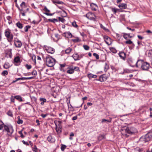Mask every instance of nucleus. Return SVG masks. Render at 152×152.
<instances>
[{
	"label": "nucleus",
	"instance_id": "12",
	"mask_svg": "<svg viewBox=\"0 0 152 152\" xmlns=\"http://www.w3.org/2000/svg\"><path fill=\"white\" fill-rule=\"evenodd\" d=\"M47 140L50 142H53L55 141V138L52 135L49 136L47 138Z\"/></svg>",
	"mask_w": 152,
	"mask_h": 152
},
{
	"label": "nucleus",
	"instance_id": "31",
	"mask_svg": "<svg viewBox=\"0 0 152 152\" xmlns=\"http://www.w3.org/2000/svg\"><path fill=\"white\" fill-rule=\"evenodd\" d=\"M3 67L4 68L7 69L10 67L9 63H5Z\"/></svg>",
	"mask_w": 152,
	"mask_h": 152
},
{
	"label": "nucleus",
	"instance_id": "58",
	"mask_svg": "<svg viewBox=\"0 0 152 152\" xmlns=\"http://www.w3.org/2000/svg\"><path fill=\"white\" fill-rule=\"evenodd\" d=\"M48 115V114H44L43 113H42L40 115L43 118H45Z\"/></svg>",
	"mask_w": 152,
	"mask_h": 152
},
{
	"label": "nucleus",
	"instance_id": "2",
	"mask_svg": "<svg viewBox=\"0 0 152 152\" xmlns=\"http://www.w3.org/2000/svg\"><path fill=\"white\" fill-rule=\"evenodd\" d=\"M152 138V132H149L146 134L144 136L141 137L140 140L146 142L150 141Z\"/></svg>",
	"mask_w": 152,
	"mask_h": 152
},
{
	"label": "nucleus",
	"instance_id": "1",
	"mask_svg": "<svg viewBox=\"0 0 152 152\" xmlns=\"http://www.w3.org/2000/svg\"><path fill=\"white\" fill-rule=\"evenodd\" d=\"M47 65L50 67H53L55 64L56 60L51 56H47L46 58Z\"/></svg>",
	"mask_w": 152,
	"mask_h": 152
},
{
	"label": "nucleus",
	"instance_id": "64",
	"mask_svg": "<svg viewBox=\"0 0 152 152\" xmlns=\"http://www.w3.org/2000/svg\"><path fill=\"white\" fill-rule=\"evenodd\" d=\"M15 98H13V96H12L10 98L11 102H14L15 100Z\"/></svg>",
	"mask_w": 152,
	"mask_h": 152
},
{
	"label": "nucleus",
	"instance_id": "5",
	"mask_svg": "<svg viewBox=\"0 0 152 152\" xmlns=\"http://www.w3.org/2000/svg\"><path fill=\"white\" fill-rule=\"evenodd\" d=\"M150 67H151V66L149 64L146 62L144 61L142 65H141V68L143 70L147 71Z\"/></svg>",
	"mask_w": 152,
	"mask_h": 152
},
{
	"label": "nucleus",
	"instance_id": "32",
	"mask_svg": "<svg viewBox=\"0 0 152 152\" xmlns=\"http://www.w3.org/2000/svg\"><path fill=\"white\" fill-rule=\"evenodd\" d=\"M66 36H67V37L71 38L72 37V34L71 33L69 32H66L65 33Z\"/></svg>",
	"mask_w": 152,
	"mask_h": 152
},
{
	"label": "nucleus",
	"instance_id": "56",
	"mask_svg": "<svg viewBox=\"0 0 152 152\" xmlns=\"http://www.w3.org/2000/svg\"><path fill=\"white\" fill-rule=\"evenodd\" d=\"M20 6L23 7H25V3L23 1L20 5Z\"/></svg>",
	"mask_w": 152,
	"mask_h": 152
},
{
	"label": "nucleus",
	"instance_id": "8",
	"mask_svg": "<svg viewBox=\"0 0 152 152\" xmlns=\"http://www.w3.org/2000/svg\"><path fill=\"white\" fill-rule=\"evenodd\" d=\"M104 39L106 43L108 45L111 44V39L107 36H105Z\"/></svg>",
	"mask_w": 152,
	"mask_h": 152
},
{
	"label": "nucleus",
	"instance_id": "40",
	"mask_svg": "<svg viewBox=\"0 0 152 152\" xmlns=\"http://www.w3.org/2000/svg\"><path fill=\"white\" fill-rule=\"evenodd\" d=\"M20 13L23 16H25L26 15L25 13L24 12V11L22 9H20Z\"/></svg>",
	"mask_w": 152,
	"mask_h": 152
},
{
	"label": "nucleus",
	"instance_id": "49",
	"mask_svg": "<svg viewBox=\"0 0 152 152\" xmlns=\"http://www.w3.org/2000/svg\"><path fill=\"white\" fill-rule=\"evenodd\" d=\"M110 50L112 52H113V53H116L117 52V50L113 48H112Z\"/></svg>",
	"mask_w": 152,
	"mask_h": 152
},
{
	"label": "nucleus",
	"instance_id": "46",
	"mask_svg": "<svg viewBox=\"0 0 152 152\" xmlns=\"http://www.w3.org/2000/svg\"><path fill=\"white\" fill-rule=\"evenodd\" d=\"M83 47L84 49L86 50H88L89 48V47L86 45H83Z\"/></svg>",
	"mask_w": 152,
	"mask_h": 152
},
{
	"label": "nucleus",
	"instance_id": "26",
	"mask_svg": "<svg viewBox=\"0 0 152 152\" xmlns=\"http://www.w3.org/2000/svg\"><path fill=\"white\" fill-rule=\"evenodd\" d=\"M111 9L112 11L113 12L114 14H115L117 11L119 10V9H117L115 8L111 7Z\"/></svg>",
	"mask_w": 152,
	"mask_h": 152
},
{
	"label": "nucleus",
	"instance_id": "7",
	"mask_svg": "<svg viewBox=\"0 0 152 152\" xmlns=\"http://www.w3.org/2000/svg\"><path fill=\"white\" fill-rule=\"evenodd\" d=\"M107 76L105 74H103L101 76H100L99 79L98 80H98L101 82H103L106 81L107 79Z\"/></svg>",
	"mask_w": 152,
	"mask_h": 152
},
{
	"label": "nucleus",
	"instance_id": "15",
	"mask_svg": "<svg viewBox=\"0 0 152 152\" xmlns=\"http://www.w3.org/2000/svg\"><path fill=\"white\" fill-rule=\"evenodd\" d=\"M75 61L80 60V56L77 53H75L72 56Z\"/></svg>",
	"mask_w": 152,
	"mask_h": 152
},
{
	"label": "nucleus",
	"instance_id": "45",
	"mask_svg": "<svg viewBox=\"0 0 152 152\" xmlns=\"http://www.w3.org/2000/svg\"><path fill=\"white\" fill-rule=\"evenodd\" d=\"M104 68V70L105 71H107L109 68V66L107 63L105 64Z\"/></svg>",
	"mask_w": 152,
	"mask_h": 152
},
{
	"label": "nucleus",
	"instance_id": "37",
	"mask_svg": "<svg viewBox=\"0 0 152 152\" xmlns=\"http://www.w3.org/2000/svg\"><path fill=\"white\" fill-rule=\"evenodd\" d=\"M130 72V70L128 69H124L123 72L122 73V74L126 73H129Z\"/></svg>",
	"mask_w": 152,
	"mask_h": 152
},
{
	"label": "nucleus",
	"instance_id": "44",
	"mask_svg": "<svg viewBox=\"0 0 152 152\" xmlns=\"http://www.w3.org/2000/svg\"><path fill=\"white\" fill-rule=\"evenodd\" d=\"M36 56L34 55H33L31 56V59L32 60L34 61L35 64L36 63Z\"/></svg>",
	"mask_w": 152,
	"mask_h": 152
},
{
	"label": "nucleus",
	"instance_id": "34",
	"mask_svg": "<svg viewBox=\"0 0 152 152\" xmlns=\"http://www.w3.org/2000/svg\"><path fill=\"white\" fill-rule=\"evenodd\" d=\"M105 138V137L104 135H100L98 137V140L99 141L101 140H102L104 139Z\"/></svg>",
	"mask_w": 152,
	"mask_h": 152
},
{
	"label": "nucleus",
	"instance_id": "54",
	"mask_svg": "<svg viewBox=\"0 0 152 152\" xmlns=\"http://www.w3.org/2000/svg\"><path fill=\"white\" fill-rule=\"evenodd\" d=\"M127 34L126 33H123V37L125 39H127Z\"/></svg>",
	"mask_w": 152,
	"mask_h": 152
},
{
	"label": "nucleus",
	"instance_id": "57",
	"mask_svg": "<svg viewBox=\"0 0 152 152\" xmlns=\"http://www.w3.org/2000/svg\"><path fill=\"white\" fill-rule=\"evenodd\" d=\"M18 133L20 135V137L22 138H23L24 136L23 134L21 131H19L18 132Z\"/></svg>",
	"mask_w": 152,
	"mask_h": 152
},
{
	"label": "nucleus",
	"instance_id": "33",
	"mask_svg": "<svg viewBox=\"0 0 152 152\" xmlns=\"http://www.w3.org/2000/svg\"><path fill=\"white\" fill-rule=\"evenodd\" d=\"M32 149L33 151L35 152H38V149L35 145H34L33 147H32Z\"/></svg>",
	"mask_w": 152,
	"mask_h": 152
},
{
	"label": "nucleus",
	"instance_id": "19",
	"mask_svg": "<svg viewBox=\"0 0 152 152\" xmlns=\"http://www.w3.org/2000/svg\"><path fill=\"white\" fill-rule=\"evenodd\" d=\"M33 78V77H22L21 78H18V80H30L32 79Z\"/></svg>",
	"mask_w": 152,
	"mask_h": 152
},
{
	"label": "nucleus",
	"instance_id": "16",
	"mask_svg": "<svg viewBox=\"0 0 152 152\" xmlns=\"http://www.w3.org/2000/svg\"><path fill=\"white\" fill-rule=\"evenodd\" d=\"M14 64L16 66L18 65V64H16L18 63L20 61V58L19 56H18L15 57L14 60Z\"/></svg>",
	"mask_w": 152,
	"mask_h": 152
},
{
	"label": "nucleus",
	"instance_id": "6",
	"mask_svg": "<svg viewBox=\"0 0 152 152\" xmlns=\"http://www.w3.org/2000/svg\"><path fill=\"white\" fill-rule=\"evenodd\" d=\"M134 129H135L133 127L129 128L128 127H126L125 129H122V131H124L126 133L129 134H133L135 133V131Z\"/></svg>",
	"mask_w": 152,
	"mask_h": 152
},
{
	"label": "nucleus",
	"instance_id": "61",
	"mask_svg": "<svg viewBox=\"0 0 152 152\" xmlns=\"http://www.w3.org/2000/svg\"><path fill=\"white\" fill-rule=\"evenodd\" d=\"M4 129L7 131H8V130H9V128L6 125H4Z\"/></svg>",
	"mask_w": 152,
	"mask_h": 152
},
{
	"label": "nucleus",
	"instance_id": "53",
	"mask_svg": "<svg viewBox=\"0 0 152 152\" xmlns=\"http://www.w3.org/2000/svg\"><path fill=\"white\" fill-rule=\"evenodd\" d=\"M32 75H34L35 76H36L37 75V72L36 71V70H34L32 72Z\"/></svg>",
	"mask_w": 152,
	"mask_h": 152
},
{
	"label": "nucleus",
	"instance_id": "50",
	"mask_svg": "<svg viewBox=\"0 0 152 152\" xmlns=\"http://www.w3.org/2000/svg\"><path fill=\"white\" fill-rule=\"evenodd\" d=\"M26 67L28 69H29L31 68V65H28V64H26L25 65Z\"/></svg>",
	"mask_w": 152,
	"mask_h": 152
},
{
	"label": "nucleus",
	"instance_id": "10",
	"mask_svg": "<svg viewBox=\"0 0 152 152\" xmlns=\"http://www.w3.org/2000/svg\"><path fill=\"white\" fill-rule=\"evenodd\" d=\"M118 55L121 59L125 60L126 57V54L125 53L121 51L118 53Z\"/></svg>",
	"mask_w": 152,
	"mask_h": 152
},
{
	"label": "nucleus",
	"instance_id": "36",
	"mask_svg": "<svg viewBox=\"0 0 152 152\" xmlns=\"http://www.w3.org/2000/svg\"><path fill=\"white\" fill-rule=\"evenodd\" d=\"M58 20L59 21L61 22L62 23H64L66 21L63 18H61L60 17H58Z\"/></svg>",
	"mask_w": 152,
	"mask_h": 152
},
{
	"label": "nucleus",
	"instance_id": "47",
	"mask_svg": "<svg viewBox=\"0 0 152 152\" xmlns=\"http://www.w3.org/2000/svg\"><path fill=\"white\" fill-rule=\"evenodd\" d=\"M73 68L74 71L75 70L76 71H80L79 68L77 66H73Z\"/></svg>",
	"mask_w": 152,
	"mask_h": 152
},
{
	"label": "nucleus",
	"instance_id": "35",
	"mask_svg": "<svg viewBox=\"0 0 152 152\" xmlns=\"http://www.w3.org/2000/svg\"><path fill=\"white\" fill-rule=\"evenodd\" d=\"M31 26L29 25L26 26L24 28L25 31L26 32L28 31V29L31 28Z\"/></svg>",
	"mask_w": 152,
	"mask_h": 152
},
{
	"label": "nucleus",
	"instance_id": "38",
	"mask_svg": "<svg viewBox=\"0 0 152 152\" xmlns=\"http://www.w3.org/2000/svg\"><path fill=\"white\" fill-rule=\"evenodd\" d=\"M7 114L8 115L12 117H13V114L12 112L10 110H9L8 111L7 113Z\"/></svg>",
	"mask_w": 152,
	"mask_h": 152
},
{
	"label": "nucleus",
	"instance_id": "21",
	"mask_svg": "<svg viewBox=\"0 0 152 152\" xmlns=\"http://www.w3.org/2000/svg\"><path fill=\"white\" fill-rule=\"evenodd\" d=\"M88 77L89 79L91 78H96L97 77V76L96 75H94L92 74H89L88 75Z\"/></svg>",
	"mask_w": 152,
	"mask_h": 152
},
{
	"label": "nucleus",
	"instance_id": "13",
	"mask_svg": "<svg viewBox=\"0 0 152 152\" xmlns=\"http://www.w3.org/2000/svg\"><path fill=\"white\" fill-rule=\"evenodd\" d=\"M47 52L51 54H53L55 52L54 49L51 47H48L46 49Z\"/></svg>",
	"mask_w": 152,
	"mask_h": 152
},
{
	"label": "nucleus",
	"instance_id": "25",
	"mask_svg": "<svg viewBox=\"0 0 152 152\" xmlns=\"http://www.w3.org/2000/svg\"><path fill=\"white\" fill-rule=\"evenodd\" d=\"M18 121H17V123L18 124H22L23 123V121L22 120L20 119V117L18 116Z\"/></svg>",
	"mask_w": 152,
	"mask_h": 152
},
{
	"label": "nucleus",
	"instance_id": "63",
	"mask_svg": "<svg viewBox=\"0 0 152 152\" xmlns=\"http://www.w3.org/2000/svg\"><path fill=\"white\" fill-rule=\"evenodd\" d=\"M22 142L24 144L26 145H29V144L27 142H26L24 140H23L22 141Z\"/></svg>",
	"mask_w": 152,
	"mask_h": 152
},
{
	"label": "nucleus",
	"instance_id": "52",
	"mask_svg": "<svg viewBox=\"0 0 152 152\" xmlns=\"http://www.w3.org/2000/svg\"><path fill=\"white\" fill-rule=\"evenodd\" d=\"M7 132L8 133H9L10 134H11L13 132V130L12 129H9V130L7 131Z\"/></svg>",
	"mask_w": 152,
	"mask_h": 152
},
{
	"label": "nucleus",
	"instance_id": "27",
	"mask_svg": "<svg viewBox=\"0 0 152 152\" xmlns=\"http://www.w3.org/2000/svg\"><path fill=\"white\" fill-rule=\"evenodd\" d=\"M72 49L70 48H69L66 49L65 50V52L66 54L69 53L72 51Z\"/></svg>",
	"mask_w": 152,
	"mask_h": 152
},
{
	"label": "nucleus",
	"instance_id": "29",
	"mask_svg": "<svg viewBox=\"0 0 152 152\" xmlns=\"http://www.w3.org/2000/svg\"><path fill=\"white\" fill-rule=\"evenodd\" d=\"M72 25L74 27L77 28L78 27V26L76 24V22L74 21L72 23Z\"/></svg>",
	"mask_w": 152,
	"mask_h": 152
},
{
	"label": "nucleus",
	"instance_id": "20",
	"mask_svg": "<svg viewBox=\"0 0 152 152\" xmlns=\"http://www.w3.org/2000/svg\"><path fill=\"white\" fill-rule=\"evenodd\" d=\"M14 98L20 102H22L23 100L22 97L19 95H16L14 96Z\"/></svg>",
	"mask_w": 152,
	"mask_h": 152
},
{
	"label": "nucleus",
	"instance_id": "43",
	"mask_svg": "<svg viewBox=\"0 0 152 152\" xmlns=\"http://www.w3.org/2000/svg\"><path fill=\"white\" fill-rule=\"evenodd\" d=\"M125 43L126 44H133V45H134L133 43V42L132 41H131L130 40H127L125 42Z\"/></svg>",
	"mask_w": 152,
	"mask_h": 152
},
{
	"label": "nucleus",
	"instance_id": "23",
	"mask_svg": "<svg viewBox=\"0 0 152 152\" xmlns=\"http://www.w3.org/2000/svg\"><path fill=\"white\" fill-rule=\"evenodd\" d=\"M16 25L19 28L22 29L23 27V25L20 22H18L16 23Z\"/></svg>",
	"mask_w": 152,
	"mask_h": 152
},
{
	"label": "nucleus",
	"instance_id": "39",
	"mask_svg": "<svg viewBox=\"0 0 152 152\" xmlns=\"http://www.w3.org/2000/svg\"><path fill=\"white\" fill-rule=\"evenodd\" d=\"M67 104H68V108H70L71 109H73V107L70 104V100H69V102H67Z\"/></svg>",
	"mask_w": 152,
	"mask_h": 152
},
{
	"label": "nucleus",
	"instance_id": "55",
	"mask_svg": "<svg viewBox=\"0 0 152 152\" xmlns=\"http://www.w3.org/2000/svg\"><path fill=\"white\" fill-rule=\"evenodd\" d=\"M101 27L103 29L105 30V31H108V30L107 28H106L104 26H102V24L101 25Z\"/></svg>",
	"mask_w": 152,
	"mask_h": 152
},
{
	"label": "nucleus",
	"instance_id": "42",
	"mask_svg": "<svg viewBox=\"0 0 152 152\" xmlns=\"http://www.w3.org/2000/svg\"><path fill=\"white\" fill-rule=\"evenodd\" d=\"M93 56H94L96 58V59L98 60V59H99V56L96 53H94L93 54Z\"/></svg>",
	"mask_w": 152,
	"mask_h": 152
},
{
	"label": "nucleus",
	"instance_id": "11",
	"mask_svg": "<svg viewBox=\"0 0 152 152\" xmlns=\"http://www.w3.org/2000/svg\"><path fill=\"white\" fill-rule=\"evenodd\" d=\"M14 43L15 45L17 48H20L22 45L21 42L18 40L14 41Z\"/></svg>",
	"mask_w": 152,
	"mask_h": 152
},
{
	"label": "nucleus",
	"instance_id": "3",
	"mask_svg": "<svg viewBox=\"0 0 152 152\" xmlns=\"http://www.w3.org/2000/svg\"><path fill=\"white\" fill-rule=\"evenodd\" d=\"M8 30H6L4 32V34L6 37L7 40L9 42H12L13 38V35Z\"/></svg>",
	"mask_w": 152,
	"mask_h": 152
},
{
	"label": "nucleus",
	"instance_id": "17",
	"mask_svg": "<svg viewBox=\"0 0 152 152\" xmlns=\"http://www.w3.org/2000/svg\"><path fill=\"white\" fill-rule=\"evenodd\" d=\"M128 63L130 66L134 67L135 66V63H134V61L131 59H129L128 61Z\"/></svg>",
	"mask_w": 152,
	"mask_h": 152
},
{
	"label": "nucleus",
	"instance_id": "28",
	"mask_svg": "<svg viewBox=\"0 0 152 152\" xmlns=\"http://www.w3.org/2000/svg\"><path fill=\"white\" fill-rule=\"evenodd\" d=\"M107 121L109 123L111 122V119H110V120H107L105 119H103L102 120L101 122L102 123H105Z\"/></svg>",
	"mask_w": 152,
	"mask_h": 152
},
{
	"label": "nucleus",
	"instance_id": "59",
	"mask_svg": "<svg viewBox=\"0 0 152 152\" xmlns=\"http://www.w3.org/2000/svg\"><path fill=\"white\" fill-rule=\"evenodd\" d=\"M44 11L46 12H50V10H48L46 7H45L44 8Z\"/></svg>",
	"mask_w": 152,
	"mask_h": 152
},
{
	"label": "nucleus",
	"instance_id": "60",
	"mask_svg": "<svg viewBox=\"0 0 152 152\" xmlns=\"http://www.w3.org/2000/svg\"><path fill=\"white\" fill-rule=\"evenodd\" d=\"M152 51L149 50L148 53V55L149 56L152 57Z\"/></svg>",
	"mask_w": 152,
	"mask_h": 152
},
{
	"label": "nucleus",
	"instance_id": "18",
	"mask_svg": "<svg viewBox=\"0 0 152 152\" xmlns=\"http://www.w3.org/2000/svg\"><path fill=\"white\" fill-rule=\"evenodd\" d=\"M118 7L121 9H125L127 7V5L125 3H121Z\"/></svg>",
	"mask_w": 152,
	"mask_h": 152
},
{
	"label": "nucleus",
	"instance_id": "9",
	"mask_svg": "<svg viewBox=\"0 0 152 152\" xmlns=\"http://www.w3.org/2000/svg\"><path fill=\"white\" fill-rule=\"evenodd\" d=\"M143 62L144 61L142 60H138L136 63L135 66L137 68H141V65H142Z\"/></svg>",
	"mask_w": 152,
	"mask_h": 152
},
{
	"label": "nucleus",
	"instance_id": "51",
	"mask_svg": "<svg viewBox=\"0 0 152 152\" xmlns=\"http://www.w3.org/2000/svg\"><path fill=\"white\" fill-rule=\"evenodd\" d=\"M39 100L40 101L45 102H46V99L44 98H41L39 99Z\"/></svg>",
	"mask_w": 152,
	"mask_h": 152
},
{
	"label": "nucleus",
	"instance_id": "62",
	"mask_svg": "<svg viewBox=\"0 0 152 152\" xmlns=\"http://www.w3.org/2000/svg\"><path fill=\"white\" fill-rule=\"evenodd\" d=\"M39 22L36 21L35 20H33L31 23H33L34 24H37Z\"/></svg>",
	"mask_w": 152,
	"mask_h": 152
},
{
	"label": "nucleus",
	"instance_id": "4",
	"mask_svg": "<svg viewBox=\"0 0 152 152\" xmlns=\"http://www.w3.org/2000/svg\"><path fill=\"white\" fill-rule=\"evenodd\" d=\"M86 17L90 20L95 21L96 20V17L95 15L91 12H88L86 14Z\"/></svg>",
	"mask_w": 152,
	"mask_h": 152
},
{
	"label": "nucleus",
	"instance_id": "48",
	"mask_svg": "<svg viewBox=\"0 0 152 152\" xmlns=\"http://www.w3.org/2000/svg\"><path fill=\"white\" fill-rule=\"evenodd\" d=\"M7 19L9 21V23L10 24L12 22V21L11 20V17L10 16H8L7 17Z\"/></svg>",
	"mask_w": 152,
	"mask_h": 152
},
{
	"label": "nucleus",
	"instance_id": "30",
	"mask_svg": "<svg viewBox=\"0 0 152 152\" xmlns=\"http://www.w3.org/2000/svg\"><path fill=\"white\" fill-rule=\"evenodd\" d=\"M48 20L50 22H51L53 23H55L56 22H57L58 21V20L57 19L54 18L53 19H49Z\"/></svg>",
	"mask_w": 152,
	"mask_h": 152
},
{
	"label": "nucleus",
	"instance_id": "24",
	"mask_svg": "<svg viewBox=\"0 0 152 152\" xmlns=\"http://www.w3.org/2000/svg\"><path fill=\"white\" fill-rule=\"evenodd\" d=\"M66 148V146L65 145L61 144V149L62 151H64Z\"/></svg>",
	"mask_w": 152,
	"mask_h": 152
},
{
	"label": "nucleus",
	"instance_id": "41",
	"mask_svg": "<svg viewBox=\"0 0 152 152\" xmlns=\"http://www.w3.org/2000/svg\"><path fill=\"white\" fill-rule=\"evenodd\" d=\"M8 74V71L7 70L4 71L1 73L2 75L5 76L6 75H7Z\"/></svg>",
	"mask_w": 152,
	"mask_h": 152
},
{
	"label": "nucleus",
	"instance_id": "22",
	"mask_svg": "<svg viewBox=\"0 0 152 152\" xmlns=\"http://www.w3.org/2000/svg\"><path fill=\"white\" fill-rule=\"evenodd\" d=\"M94 5L96 7H97V6L96 4L92 3L91 4V9L93 10L96 11V9L94 7Z\"/></svg>",
	"mask_w": 152,
	"mask_h": 152
},
{
	"label": "nucleus",
	"instance_id": "14",
	"mask_svg": "<svg viewBox=\"0 0 152 152\" xmlns=\"http://www.w3.org/2000/svg\"><path fill=\"white\" fill-rule=\"evenodd\" d=\"M69 69L67 71V73L69 74H72L74 72V71L73 68V66H71L68 67Z\"/></svg>",
	"mask_w": 152,
	"mask_h": 152
}]
</instances>
